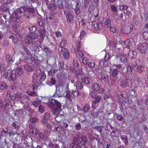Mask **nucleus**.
<instances>
[{
	"instance_id": "nucleus-1",
	"label": "nucleus",
	"mask_w": 148,
	"mask_h": 148,
	"mask_svg": "<svg viewBox=\"0 0 148 148\" xmlns=\"http://www.w3.org/2000/svg\"><path fill=\"white\" fill-rule=\"evenodd\" d=\"M47 105L50 108L52 109V113L54 115L57 116L55 118L56 121L60 123L62 121L61 119V115L59 114L60 112L62 111L61 103L56 100L52 99L49 100Z\"/></svg>"
},
{
	"instance_id": "nucleus-2",
	"label": "nucleus",
	"mask_w": 148,
	"mask_h": 148,
	"mask_svg": "<svg viewBox=\"0 0 148 148\" xmlns=\"http://www.w3.org/2000/svg\"><path fill=\"white\" fill-rule=\"evenodd\" d=\"M38 35L37 33H29L25 38L27 44H32L34 46H39L42 42L40 39L37 38Z\"/></svg>"
},
{
	"instance_id": "nucleus-3",
	"label": "nucleus",
	"mask_w": 148,
	"mask_h": 148,
	"mask_svg": "<svg viewBox=\"0 0 148 148\" xmlns=\"http://www.w3.org/2000/svg\"><path fill=\"white\" fill-rule=\"evenodd\" d=\"M8 14L9 16L8 17V21L9 23V24H11L12 22H14V23L15 24L16 22V23H18L19 22V19L20 18V16L18 15V14L16 12L14 11L13 12V15L14 18H12V20L11 19V15L9 13H8Z\"/></svg>"
},
{
	"instance_id": "nucleus-4",
	"label": "nucleus",
	"mask_w": 148,
	"mask_h": 148,
	"mask_svg": "<svg viewBox=\"0 0 148 148\" xmlns=\"http://www.w3.org/2000/svg\"><path fill=\"white\" fill-rule=\"evenodd\" d=\"M56 91L53 96L54 97H62L65 92L64 88L62 86H60L58 87L56 86Z\"/></svg>"
},
{
	"instance_id": "nucleus-5",
	"label": "nucleus",
	"mask_w": 148,
	"mask_h": 148,
	"mask_svg": "<svg viewBox=\"0 0 148 148\" xmlns=\"http://www.w3.org/2000/svg\"><path fill=\"white\" fill-rule=\"evenodd\" d=\"M16 76L14 71L12 70H8L5 73V78L12 81H15L16 79Z\"/></svg>"
},
{
	"instance_id": "nucleus-6",
	"label": "nucleus",
	"mask_w": 148,
	"mask_h": 148,
	"mask_svg": "<svg viewBox=\"0 0 148 148\" xmlns=\"http://www.w3.org/2000/svg\"><path fill=\"white\" fill-rule=\"evenodd\" d=\"M137 47L140 52L142 53H145L147 50L148 44L146 42H144L141 44L139 43L137 46Z\"/></svg>"
},
{
	"instance_id": "nucleus-7",
	"label": "nucleus",
	"mask_w": 148,
	"mask_h": 148,
	"mask_svg": "<svg viewBox=\"0 0 148 148\" xmlns=\"http://www.w3.org/2000/svg\"><path fill=\"white\" fill-rule=\"evenodd\" d=\"M132 80L129 77H125L123 78L121 81L120 86L123 88L129 86L132 83Z\"/></svg>"
},
{
	"instance_id": "nucleus-8",
	"label": "nucleus",
	"mask_w": 148,
	"mask_h": 148,
	"mask_svg": "<svg viewBox=\"0 0 148 148\" xmlns=\"http://www.w3.org/2000/svg\"><path fill=\"white\" fill-rule=\"evenodd\" d=\"M133 27V25L131 24L123 26L121 29V32L124 34H128L132 29Z\"/></svg>"
},
{
	"instance_id": "nucleus-9",
	"label": "nucleus",
	"mask_w": 148,
	"mask_h": 148,
	"mask_svg": "<svg viewBox=\"0 0 148 148\" xmlns=\"http://www.w3.org/2000/svg\"><path fill=\"white\" fill-rule=\"evenodd\" d=\"M75 77L80 80L85 75L82 71V69L81 68L78 69L75 71Z\"/></svg>"
},
{
	"instance_id": "nucleus-10",
	"label": "nucleus",
	"mask_w": 148,
	"mask_h": 148,
	"mask_svg": "<svg viewBox=\"0 0 148 148\" xmlns=\"http://www.w3.org/2000/svg\"><path fill=\"white\" fill-rule=\"evenodd\" d=\"M13 2L12 0H3L1 2V4L2 5L1 6V9H9L8 6V3L10 5V3L11 2Z\"/></svg>"
},
{
	"instance_id": "nucleus-11",
	"label": "nucleus",
	"mask_w": 148,
	"mask_h": 148,
	"mask_svg": "<svg viewBox=\"0 0 148 148\" xmlns=\"http://www.w3.org/2000/svg\"><path fill=\"white\" fill-rule=\"evenodd\" d=\"M50 117V115L49 113H46L43 118L41 120V122L44 124H46Z\"/></svg>"
},
{
	"instance_id": "nucleus-12",
	"label": "nucleus",
	"mask_w": 148,
	"mask_h": 148,
	"mask_svg": "<svg viewBox=\"0 0 148 148\" xmlns=\"http://www.w3.org/2000/svg\"><path fill=\"white\" fill-rule=\"evenodd\" d=\"M68 10H65L64 11L65 14H67L66 15V18L67 21L70 23H72L73 22V16L70 14H68L67 12Z\"/></svg>"
},
{
	"instance_id": "nucleus-13",
	"label": "nucleus",
	"mask_w": 148,
	"mask_h": 148,
	"mask_svg": "<svg viewBox=\"0 0 148 148\" xmlns=\"http://www.w3.org/2000/svg\"><path fill=\"white\" fill-rule=\"evenodd\" d=\"M92 27L96 30L100 29L102 28V25L99 23H96L95 21L92 23Z\"/></svg>"
},
{
	"instance_id": "nucleus-14",
	"label": "nucleus",
	"mask_w": 148,
	"mask_h": 148,
	"mask_svg": "<svg viewBox=\"0 0 148 148\" xmlns=\"http://www.w3.org/2000/svg\"><path fill=\"white\" fill-rule=\"evenodd\" d=\"M32 51H34V53L38 54V56H42L43 52V50L40 49V48L38 47H34Z\"/></svg>"
},
{
	"instance_id": "nucleus-15",
	"label": "nucleus",
	"mask_w": 148,
	"mask_h": 148,
	"mask_svg": "<svg viewBox=\"0 0 148 148\" xmlns=\"http://www.w3.org/2000/svg\"><path fill=\"white\" fill-rule=\"evenodd\" d=\"M81 80L83 83L86 84H90L92 82L91 79L86 75Z\"/></svg>"
},
{
	"instance_id": "nucleus-16",
	"label": "nucleus",
	"mask_w": 148,
	"mask_h": 148,
	"mask_svg": "<svg viewBox=\"0 0 148 148\" xmlns=\"http://www.w3.org/2000/svg\"><path fill=\"white\" fill-rule=\"evenodd\" d=\"M124 43L128 47H131L134 44V42L133 39L131 38L126 39L124 41Z\"/></svg>"
},
{
	"instance_id": "nucleus-17",
	"label": "nucleus",
	"mask_w": 148,
	"mask_h": 148,
	"mask_svg": "<svg viewBox=\"0 0 148 148\" xmlns=\"http://www.w3.org/2000/svg\"><path fill=\"white\" fill-rule=\"evenodd\" d=\"M16 76H22L23 73V71L22 68L21 67H18L15 71H14Z\"/></svg>"
},
{
	"instance_id": "nucleus-18",
	"label": "nucleus",
	"mask_w": 148,
	"mask_h": 148,
	"mask_svg": "<svg viewBox=\"0 0 148 148\" xmlns=\"http://www.w3.org/2000/svg\"><path fill=\"white\" fill-rule=\"evenodd\" d=\"M56 79L53 77H52L51 78L50 81L49 80L46 82V84L50 86L55 85H56Z\"/></svg>"
},
{
	"instance_id": "nucleus-19",
	"label": "nucleus",
	"mask_w": 148,
	"mask_h": 148,
	"mask_svg": "<svg viewBox=\"0 0 148 148\" xmlns=\"http://www.w3.org/2000/svg\"><path fill=\"white\" fill-rule=\"evenodd\" d=\"M92 89L95 91L99 92L100 90V87L99 84L93 83L92 86Z\"/></svg>"
},
{
	"instance_id": "nucleus-20",
	"label": "nucleus",
	"mask_w": 148,
	"mask_h": 148,
	"mask_svg": "<svg viewBox=\"0 0 148 148\" xmlns=\"http://www.w3.org/2000/svg\"><path fill=\"white\" fill-rule=\"evenodd\" d=\"M31 59V63L34 66L38 64L40 62V60L38 59V58L36 56L32 57Z\"/></svg>"
},
{
	"instance_id": "nucleus-21",
	"label": "nucleus",
	"mask_w": 148,
	"mask_h": 148,
	"mask_svg": "<svg viewBox=\"0 0 148 148\" xmlns=\"http://www.w3.org/2000/svg\"><path fill=\"white\" fill-rule=\"evenodd\" d=\"M5 58L6 61L8 63L12 64L14 62V60L12 59V58L8 54H6L5 55Z\"/></svg>"
},
{
	"instance_id": "nucleus-22",
	"label": "nucleus",
	"mask_w": 148,
	"mask_h": 148,
	"mask_svg": "<svg viewBox=\"0 0 148 148\" xmlns=\"http://www.w3.org/2000/svg\"><path fill=\"white\" fill-rule=\"evenodd\" d=\"M21 54L23 60H21V61L28 60L30 58V57L32 56V55L27 54L24 52H22Z\"/></svg>"
},
{
	"instance_id": "nucleus-23",
	"label": "nucleus",
	"mask_w": 148,
	"mask_h": 148,
	"mask_svg": "<svg viewBox=\"0 0 148 148\" xmlns=\"http://www.w3.org/2000/svg\"><path fill=\"white\" fill-rule=\"evenodd\" d=\"M24 69L27 71L29 72H32L34 70V68L33 67L30 66L28 64H24Z\"/></svg>"
},
{
	"instance_id": "nucleus-24",
	"label": "nucleus",
	"mask_w": 148,
	"mask_h": 148,
	"mask_svg": "<svg viewBox=\"0 0 148 148\" xmlns=\"http://www.w3.org/2000/svg\"><path fill=\"white\" fill-rule=\"evenodd\" d=\"M64 51H63V56L64 58L67 60L69 58V52L68 50L65 48H63Z\"/></svg>"
},
{
	"instance_id": "nucleus-25",
	"label": "nucleus",
	"mask_w": 148,
	"mask_h": 148,
	"mask_svg": "<svg viewBox=\"0 0 148 148\" xmlns=\"http://www.w3.org/2000/svg\"><path fill=\"white\" fill-rule=\"evenodd\" d=\"M73 143L76 146H79L80 144L81 143L82 141L76 137H74L73 138Z\"/></svg>"
},
{
	"instance_id": "nucleus-26",
	"label": "nucleus",
	"mask_w": 148,
	"mask_h": 148,
	"mask_svg": "<svg viewBox=\"0 0 148 148\" xmlns=\"http://www.w3.org/2000/svg\"><path fill=\"white\" fill-rule=\"evenodd\" d=\"M137 52L135 51H130L128 53L130 58H135L137 55Z\"/></svg>"
},
{
	"instance_id": "nucleus-27",
	"label": "nucleus",
	"mask_w": 148,
	"mask_h": 148,
	"mask_svg": "<svg viewBox=\"0 0 148 148\" xmlns=\"http://www.w3.org/2000/svg\"><path fill=\"white\" fill-rule=\"evenodd\" d=\"M132 67L133 69L135 71L138 72L139 71V69L140 67V66H139L135 62H134L132 66Z\"/></svg>"
},
{
	"instance_id": "nucleus-28",
	"label": "nucleus",
	"mask_w": 148,
	"mask_h": 148,
	"mask_svg": "<svg viewBox=\"0 0 148 148\" xmlns=\"http://www.w3.org/2000/svg\"><path fill=\"white\" fill-rule=\"evenodd\" d=\"M39 33L40 37L44 38L46 35V30L45 29H40L39 31Z\"/></svg>"
},
{
	"instance_id": "nucleus-29",
	"label": "nucleus",
	"mask_w": 148,
	"mask_h": 148,
	"mask_svg": "<svg viewBox=\"0 0 148 148\" xmlns=\"http://www.w3.org/2000/svg\"><path fill=\"white\" fill-rule=\"evenodd\" d=\"M26 92V94L29 96L32 97H34L37 95V94L35 91H31L30 89L27 90Z\"/></svg>"
},
{
	"instance_id": "nucleus-30",
	"label": "nucleus",
	"mask_w": 148,
	"mask_h": 148,
	"mask_svg": "<svg viewBox=\"0 0 148 148\" xmlns=\"http://www.w3.org/2000/svg\"><path fill=\"white\" fill-rule=\"evenodd\" d=\"M21 48L23 50L22 52H24L27 54L32 55L31 52L25 46L22 45L21 46Z\"/></svg>"
},
{
	"instance_id": "nucleus-31",
	"label": "nucleus",
	"mask_w": 148,
	"mask_h": 148,
	"mask_svg": "<svg viewBox=\"0 0 148 148\" xmlns=\"http://www.w3.org/2000/svg\"><path fill=\"white\" fill-rule=\"evenodd\" d=\"M120 60L123 63H125L127 62V59L126 54H121L120 56Z\"/></svg>"
},
{
	"instance_id": "nucleus-32",
	"label": "nucleus",
	"mask_w": 148,
	"mask_h": 148,
	"mask_svg": "<svg viewBox=\"0 0 148 148\" xmlns=\"http://www.w3.org/2000/svg\"><path fill=\"white\" fill-rule=\"evenodd\" d=\"M8 86L6 83L2 82L0 83V89L1 90H5L7 89Z\"/></svg>"
},
{
	"instance_id": "nucleus-33",
	"label": "nucleus",
	"mask_w": 148,
	"mask_h": 148,
	"mask_svg": "<svg viewBox=\"0 0 148 148\" xmlns=\"http://www.w3.org/2000/svg\"><path fill=\"white\" fill-rule=\"evenodd\" d=\"M111 20L109 18H107L105 22V26L106 28H108L111 27Z\"/></svg>"
},
{
	"instance_id": "nucleus-34",
	"label": "nucleus",
	"mask_w": 148,
	"mask_h": 148,
	"mask_svg": "<svg viewBox=\"0 0 148 148\" xmlns=\"http://www.w3.org/2000/svg\"><path fill=\"white\" fill-rule=\"evenodd\" d=\"M38 23L39 25L42 27H44L45 25V21L41 18H38L37 20Z\"/></svg>"
},
{
	"instance_id": "nucleus-35",
	"label": "nucleus",
	"mask_w": 148,
	"mask_h": 148,
	"mask_svg": "<svg viewBox=\"0 0 148 148\" xmlns=\"http://www.w3.org/2000/svg\"><path fill=\"white\" fill-rule=\"evenodd\" d=\"M13 27L14 30L17 33H18L20 32V27L19 24H14L13 25Z\"/></svg>"
},
{
	"instance_id": "nucleus-36",
	"label": "nucleus",
	"mask_w": 148,
	"mask_h": 148,
	"mask_svg": "<svg viewBox=\"0 0 148 148\" xmlns=\"http://www.w3.org/2000/svg\"><path fill=\"white\" fill-rule=\"evenodd\" d=\"M67 43L68 42L65 39L63 38L60 44V47L61 48L64 47L66 46Z\"/></svg>"
},
{
	"instance_id": "nucleus-37",
	"label": "nucleus",
	"mask_w": 148,
	"mask_h": 148,
	"mask_svg": "<svg viewBox=\"0 0 148 148\" xmlns=\"http://www.w3.org/2000/svg\"><path fill=\"white\" fill-rule=\"evenodd\" d=\"M48 40L51 44L54 42H56L57 44L59 43L56 40L55 37L52 36H50L49 38H48Z\"/></svg>"
},
{
	"instance_id": "nucleus-38",
	"label": "nucleus",
	"mask_w": 148,
	"mask_h": 148,
	"mask_svg": "<svg viewBox=\"0 0 148 148\" xmlns=\"http://www.w3.org/2000/svg\"><path fill=\"white\" fill-rule=\"evenodd\" d=\"M24 95H25L22 93L17 92L15 95V97L20 99H21L24 98Z\"/></svg>"
},
{
	"instance_id": "nucleus-39",
	"label": "nucleus",
	"mask_w": 148,
	"mask_h": 148,
	"mask_svg": "<svg viewBox=\"0 0 148 148\" xmlns=\"http://www.w3.org/2000/svg\"><path fill=\"white\" fill-rule=\"evenodd\" d=\"M121 138L125 145L127 146L128 143L127 136L125 135H123L121 136Z\"/></svg>"
},
{
	"instance_id": "nucleus-40",
	"label": "nucleus",
	"mask_w": 148,
	"mask_h": 148,
	"mask_svg": "<svg viewBox=\"0 0 148 148\" xmlns=\"http://www.w3.org/2000/svg\"><path fill=\"white\" fill-rule=\"evenodd\" d=\"M32 105H33L35 107H38L40 105V102L38 100H35L32 103Z\"/></svg>"
},
{
	"instance_id": "nucleus-41",
	"label": "nucleus",
	"mask_w": 148,
	"mask_h": 148,
	"mask_svg": "<svg viewBox=\"0 0 148 148\" xmlns=\"http://www.w3.org/2000/svg\"><path fill=\"white\" fill-rule=\"evenodd\" d=\"M90 108V106L88 104L86 103L82 109V110L84 112V113H85L88 111Z\"/></svg>"
},
{
	"instance_id": "nucleus-42",
	"label": "nucleus",
	"mask_w": 148,
	"mask_h": 148,
	"mask_svg": "<svg viewBox=\"0 0 148 148\" xmlns=\"http://www.w3.org/2000/svg\"><path fill=\"white\" fill-rule=\"evenodd\" d=\"M5 104L4 105L5 108H6L7 106H9L11 104L10 100L8 98H6L5 100Z\"/></svg>"
},
{
	"instance_id": "nucleus-43",
	"label": "nucleus",
	"mask_w": 148,
	"mask_h": 148,
	"mask_svg": "<svg viewBox=\"0 0 148 148\" xmlns=\"http://www.w3.org/2000/svg\"><path fill=\"white\" fill-rule=\"evenodd\" d=\"M46 75L44 72H43L41 74L40 78V82L42 83L45 79Z\"/></svg>"
},
{
	"instance_id": "nucleus-44",
	"label": "nucleus",
	"mask_w": 148,
	"mask_h": 148,
	"mask_svg": "<svg viewBox=\"0 0 148 148\" xmlns=\"http://www.w3.org/2000/svg\"><path fill=\"white\" fill-rule=\"evenodd\" d=\"M38 119L36 117L34 116H31L29 119V121L31 123H35L38 121Z\"/></svg>"
},
{
	"instance_id": "nucleus-45",
	"label": "nucleus",
	"mask_w": 148,
	"mask_h": 148,
	"mask_svg": "<svg viewBox=\"0 0 148 148\" xmlns=\"http://www.w3.org/2000/svg\"><path fill=\"white\" fill-rule=\"evenodd\" d=\"M101 100V97L100 95H98L93 100L94 101L99 103Z\"/></svg>"
},
{
	"instance_id": "nucleus-46",
	"label": "nucleus",
	"mask_w": 148,
	"mask_h": 148,
	"mask_svg": "<svg viewBox=\"0 0 148 148\" xmlns=\"http://www.w3.org/2000/svg\"><path fill=\"white\" fill-rule=\"evenodd\" d=\"M82 83L79 81H77L76 84V88L78 89L81 90L82 88Z\"/></svg>"
},
{
	"instance_id": "nucleus-47",
	"label": "nucleus",
	"mask_w": 148,
	"mask_h": 148,
	"mask_svg": "<svg viewBox=\"0 0 148 148\" xmlns=\"http://www.w3.org/2000/svg\"><path fill=\"white\" fill-rule=\"evenodd\" d=\"M24 98H21V99H19V100L20 101V102L22 104H23L24 103V102L25 101V99H29V97L28 96L26 95H25L24 96Z\"/></svg>"
},
{
	"instance_id": "nucleus-48",
	"label": "nucleus",
	"mask_w": 148,
	"mask_h": 148,
	"mask_svg": "<svg viewBox=\"0 0 148 148\" xmlns=\"http://www.w3.org/2000/svg\"><path fill=\"white\" fill-rule=\"evenodd\" d=\"M12 126L16 129H18L20 126V123L16 121L12 124Z\"/></svg>"
},
{
	"instance_id": "nucleus-49",
	"label": "nucleus",
	"mask_w": 148,
	"mask_h": 148,
	"mask_svg": "<svg viewBox=\"0 0 148 148\" xmlns=\"http://www.w3.org/2000/svg\"><path fill=\"white\" fill-rule=\"evenodd\" d=\"M5 70V65L3 64H0V72H4Z\"/></svg>"
},
{
	"instance_id": "nucleus-50",
	"label": "nucleus",
	"mask_w": 148,
	"mask_h": 148,
	"mask_svg": "<svg viewBox=\"0 0 148 148\" xmlns=\"http://www.w3.org/2000/svg\"><path fill=\"white\" fill-rule=\"evenodd\" d=\"M97 103H98L92 100V101L91 108L94 110L98 106V104Z\"/></svg>"
},
{
	"instance_id": "nucleus-51",
	"label": "nucleus",
	"mask_w": 148,
	"mask_h": 148,
	"mask_svg": "<svg viewBox=\"0 0 148 148\" xmlns=\"http://www.w3.org/2000/svg\"><path fill=\"white\" fill-rule=\"evenodd\" d=\"M30 132L32 133L33 134L36 135L39 132V131L36 128H34L30 131Z\"/></svg>"
},
{
	"instance_id": "nucleus-52",
	"label": "nucleus",
	"mask_w": 148,
	"mask_h": 148,
	"mask_svg": "<svg viewBox=\"0 0 148 148\" xmlns=\"http://www.w3.org/2000/svg\"><path fill=\"white\" fill-rule=\"evenodd\" d=\"M49 9H56V5L53 3H50L47 5Z\"/></svg>"
},
{
	"instance_id": "nucleus-53",
	"label": "nucleus",
	"mask_w": 148,
	"mask_h": 148,
	"mask_svg": "<svg viewBox=\"0 0 148 148\" xmlns=\"http://www.w3.org/2000/svg\"><path fill=\"white\" fill-rule=\"evenodd\" d=\"M29 29L31 32V33H35L34 32L36 31L37 29L35 26H33L30 27Z\"/></svg>"
},
{
	"instance_id": "nucleus-54",
	"label": "nucleus",
	"mask_w": 148,
	"mask_h": 148,
	"mask_svg": "<svg viewBox=\"0 0 148 148\" xmlns=\"http://www.w3.org/2000/svg\"><path fill=\"white\" fill-rule=\"evenodd\" d=\"M119 72L118 69H114L112 72V75L114 77L118 75Z\"/></svg>"
},
{
	"instance_id": "nucleus-55",
	"label": "nucleus",
	"mask_w": 148,
	"mask_h": 148,
	"mask_svg": "<svg viewBox=\"0 0 148 148\" xmlns=\"http://www.w3.org/2000/svg\"><path fill=\"white\" fill-rule=\"evenodd\" d=\"M143 38L145 40L148 39V31L144 32L143 34Z\"/></svg>"
},
{
	"instance_id": "nucleus-56",
	"label": "nucleus",
	"mask_w": 148,
	"mask_h": 148,
	"mask_svg": "<svg viewBox=\"0 0 148 148\" xmlns=\"http://www.w3.org/2000/svg\"><path fill=\"white\" fill-rule=\"evenodd\" d=\"M77 45V51H79L82 47V43L80 41H78L76 43Z\"/></svg>"
},
{
	"instance_id": "nucleus-57",
	"label": "nucleus",
	"mask_w": 148,
	"mask_h": 148,
	"mask_svg": "<svg viewBox=\"0 0 148 148\" xmlns=\"http://www.w3.org/2000/svg\"><path fill=\"white\" fill-rule=\"evenodd\" d=\"M39 136L40 138L43 139H45L47 137L45 135V133L43 132H40L39 134Z\"/></svg>"
},
{
	"instance_id": "nucleus-58",
	"label": "nucleus",
	"mask_w": 148,
	"mask_h": 148,
	"mask_svg": "<svg viewBox=\"0 0 148 148\" xmlns=\"http://www.w3.org/2000/svg\"><path fill=\"white\" fill-rule=\"evenodd\" d=\"M123 12L124 14L126 15H128L129 16H131L132 15V12L130 10H123Z\"/></svg>"
},
{
	"instance_id": "nucleus-59",
	"label": "nucleus",
	"mask_w": 148,
	"mask_h": 148,
	"mask_svg": "<svg viewBox=\"0 0 148 148\" xmlns=\"http://www.w3.org/2000/svg\"><path fill=\"white\" fill-rule=\"evenodd\" d=\"M75 127L76 130H80L81 129L80 123H76Z\"/></svg>"
},
{
	"instance_id": "nucleus-60",
	"label": "nucleus",
	"mask_w": 148,
	"mask_h": 148,
	"mask_svg": "<svg viewBox=\"0 0 148 148\" xmlns=\"http://www.w3.org/2000/svg\"><path fill=\"white\" fill-rule=\"evenodd\" d=\"M87 65L92 68H94L95 67V63L93 62H88Z\"/></svg>"
},
{
	"instance_id": "nucleus-61",
	"label": "nucleus",
	"mask_w": 148,
	"mask_h": 148,
	"mask_svg": "<svg viewBox=\"0 0 148 148\" xmlns=\"http://www.w3.org/2000/svg\"><path fill=\"white\" fill-rule=\"evenodd\" d=\"M38 111L40 113H42L44 112V107L41 105H40L38 107Z\"/></svg>"
},
{
	"instance_id": "nucleus-62",
	"label": "nucleus",
	"mask_w": 148,
	"mask_h": 148,
	"mask_svg": "<svg viewBox=\"0 0 148 148\" xmlns=\"http://www.w3.org/2000/svg\"><path fill=\"white\" fill-rule=\"evenodd\" d=\"M90 97L93 99H95L96 97L98 95L96 93L93 92H91L90 93Z\"/></svg>"
},
{
	"instance_id": "nucleus-63",
	"label": "nucleus",
	"mask_w": 148,
	"mask_h": 148,
	"mask_svg": "<svg viewBox=\"0 0 148 148\" xmlns=\"http://www.w3.org/2000/svg\"><path fill=\"white\" fill-rule=\"evenodd\" d=\"M13 148H23L21 147L19 144L14 142H13Z\"/></svg>"
},
{
	"instance_id": "nucleus-64",
	"label": "nucleus",
	"mask_w": 148,
	"mask_h": 148,
	"mask_svg": "<svg viewBox=\"0 0 148 148\" xmlns=\"http://www.w3.org/2000/svg\"><path fill=\"white\" fill-rule=\"evenodd\" d=\"M110 58V57H109V55L108 53H107L106 54L105 56L104 60L105 62L108 61Z\"/></svg>"
}]
</instances>
